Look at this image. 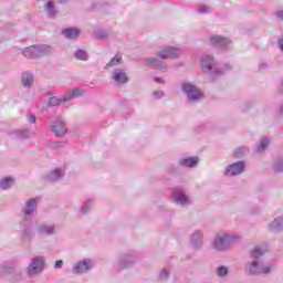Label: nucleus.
<instances>
[{
  "mask_svg": "<svg viewBox=\"0 0 283 283\" xmlns=\"http://www.w3.org/2000/svg\"><path fill=\"white\" fill-rule=\"evenodd\" d=\"M266 253V248L264 247H255L251 252L252 261L248 262L245 265V271L250 275H260V274H269L271 271H273V263H266L262 262V255Z\"/></svg>",
  "mask_w": 283,
  "mask_h": 283,
  "instance_id": "obj_1",
  "label": "nucleus"
},
{
  "mask_svg": "<svg viewBox=\"0 0 283 283\" xmlns=\"http://www.w3.org/2000/svg\"><path fill=\"white\" fill-rule=\"evenodd\" d=\"M240 235L229 232H219L214 237L213 247L217 251H227L231 244L240 242Z\"/></svg>",
  "mask_w": 283,
  "mask_h": 283,
  "instance_id": "obj_2",
  "label": "nucleus"
},
{
  "mask_svg": "<svg viewBox=\"0 0 283 283\" xmlns=\"http://www.w3.org/2000/svg\"><path fill=\"white\" fill-rule=\"evenodd\" d=\"M22 54L25 56V59H40V56L52 54V46L48 44L28 46L22 51Z\"/></svg>",
  "mask_w": 283,
  "mask_h": 283,
  "instance_id": "obj_3",
  "label": "nucleus"
},
{
  "mask_svg": "<svg viewBox=\"0 0 283 283\" xmlns=\"http://www.w3.org/2000/svg\"><path fill=\"white\" fill-rule=\"evenodd\" d=\"M181 90L184 94H186L188 101H190L191 103H196L205 96V94H202V91L198 86L189 82H184L181 84Z\"/></svg>",
  "mask_w": 283,
  "mask_h": 283,
  "instance_id": "obj_4",
  "label": "nucleus"
},
{
  "mask_svg": "<svg viewBox=\"0 0 283 283\" xmlns=\"http://www.w3.org/2000/svg\"><path fill=\"white\" fill-rule=\"evenodd\" d=\"M45 269V258L35 256L31 260L30 264L27 268V275L29 277H36L40 273H43Z\"/></svg>",
  "mask_w": 283,
  "mask_h": 283,
  "instance_id": "obj_5",
  "label": "nucleus"
},
{
  "mask_svg": "<svg viewBox=\"0 0 283 283\" xmlns=\"http://www.w3.org/2000/svg\"><path fill=\"white\" fill-rule=\"evenodd\" d=\"M36 207H39V198H31L27 200L21 209L23 213L22 220H32L34 213H36Z\"/></svg>",
  "mask_w": 283,
  "mask_h": 283,
  "instance_id": "obj_6",
  "label": "nucleus"
},
{
  "mask_svg": "<svg viewBox=\"0 0 283 283\" xmlns=\"http://www.w3.org/2000/svg\"><path fill=\"white\" fill-rule=\"evenodd\" d=\"M93 268L94 261H92L91 259H84L75 263L72 269V273H74V275H83L85 273H90Z\"/></svg>",
  "mask_w": 283,
  "mask_h": 283,
  "instance_id": "obj_7",
  "label": "nucleus"
},
{
  "mask_svg": "<svg viewBox=\"0 0 283 283\" xmlns=\"http://www.w3.org/2000/svg\"><path fill=\"white\" fill-rule=\"evenodd\" d=\"M172 199L179 207H190L192 205L191 198L181 189L172 191Z\"/></svg>",
  "mask_w": 283,
  "mask_h": 283,
  "instance_id": "obj_8",
  "label": "nucleus"
},
{
  "mask_svg": "<svg viewBox=\"0 0 283 283\" xmlns=\"http://www.w3.org/2000/svg\"><path fill=\"white\" fill-rule=\"evenodd\" d=\"M22 229V240L30 242L34 239V230L32 229V220L22 219L20 222Z\"/></svg>",
  "mask_w": 283,
  "mask_h": 283,
  "instance_id": "obj_9",
  "label": "nucleus"
},
{
  "mask_svg": "<svg viewBox=\"0 0 283 283\" xmlns=\"http://www.w3.org/2000/svg\"><path fill=\"white\" fill-rule=\"evenodd\" d=\"M247 165L244 161H238L226 167L224 175L226 176H240V174H244Z\"/></svg>",
  "mask_w": 283,
  "mask_h": 283,
  "instance_id": "obj_10",
  "label": "nucleus"
},
{
  "mask_svg": "<svg viewBox=\"0 0 283 283\" xmlns=\"http://www.w3.org/2000/svg\"><path fill=\"white\" fill-rule=\"evenodd\" d=\"M50 127L51 132L56 136H65V134H67V126L61 118H57L55 122H51Z\"/></svg>",
  "mask_w": 283,
  "mask_h": 283,
  "instance_id": "obj_11",
  "label": "nucleus"
},
{
  "mask_svg": "<svg viewBox=\"0 0 283 283\" xmlns=\"http://www.w3.org/2000/svg\"><path fill=\"white\" fill-rule=\"evenodd\" d=\"M157 56H159V59H174L176 56H180V49L167 46L158 51Z\"/></svg>",
  "mask_w": 283,
  "mask_h": 283,
  "instance_id": "obj_12",
  "label": "nucleus"
},
{
  "mask_svg": "<svg viewBox=\"0 0 283 283\" xmlns=\"http://www.w3.org/2000/svg\"><path fill=\"white\" fill-rule=\"evenodd\" d=\"M134 262H136L135 253L123 254L118 259L117 266H118V269H127V268L132 266L134 264Z\"/></svg>",
  "mask_w": 283,
  "mask_h": 283,
  "instance_id": "obj_13",
  "label": "nucleus"
},
{
  "mask_svg": "<svg viewBox=\"0 0 283 283\" xmlns=\"http://www.w3.org/2000/svg\"><path fill=\"white\" fill-rule=\"evenodd\" d=\"M230 43L231 41L227 38H222V35H212L210 38V45H212V48L224 49L228 48Z\"/></svg>",
  "mask_w": 283,
  "mask_h": 283,
  "instance_id": "obj_14",
  "label": "nucleus"
},
{
  "mask_svg": "<svg viewBox=\"0 0 283 283\" xmlns=\"http://www.w3.org/2000/svg\"><path fill=\"white\" fill-rule=\"evenodd\" d=\"M113 81L117 83L118 85H125L127 81H129V77L127 76V73L123 69H115L113 71Z\"/></svg>",
  "mask_w": 283,
  "mask_h": 283,
  "instance_id": "obj_15",
  "label": "nucleus"
},
{
  "mask_svg": "<svg viewBox=\"0 0 283 283\" xmlns=\"http://www.w3.org/2000/svg\"><path fill=\"white\" fill-rule=\"evenodd\" d=\"M202 238H205V233L201 230H196L190 238V245L192 249H202Z\"/></svg>",
  "mask_w": 283,
  "mask_h": 283,
  "instance_id": "obj_16",
  "label": "nucleus"
},
{
  "mask_svg": "<svg viewBox=\"0 0 283 283\" xmlns=\"http://www.w3.org/2000/svg\"><path fill=\"white\" fill-rule=\"evenodd\" d=\"M39 235H54L56 233V227L54 224L42 223L36 227Z\"/></svg>",
  "mask_w": 283,
  "mask_h": 283,
  "instance_id": "obj_17",
  "label": "nucleus"
},
{
  "mask_svg": "<svg viewBox=\"0 0 283 283\" xmlns=\"http://www.w3.org/2000/svg\"><path fill=\"white\" fill-rule=\"evenodd\" d=\"M145 65H150V67H154V70H160L161 72L167 70V64L165 62L154 57L146 59Z\"/></svg>",
  "mask_w": 283,
  "mask_h": 283,
  "instance_id": "obj_18",
  "label": "nucleus"
},
{
  "mask_svg": "<svg viewBox=\"0 0 283 283\" xmlns=\"http://www.w3.org/2000/svg\"><path fill=\"white\" fill-rule=\"evenodd\" d=\"M213 65H216V62L213 61V56L207 55V54L201 56L202 72H211V70H213Z\"/></svg>",
  "mask_w": 283,
  "mask_h": 283,
  "instance_id": "obj_19",
  "label": "nucleus"
},
{
  "mask_svg": "<svg viewBox=\"0 0 283 283\" xmlns=\"http://www.w3.org/2000/svg\"><path fill=\"white\" fill-rule=\"evenodd\" d=\"M85 94V91L81 87H75L72 91H67L64 95L62 101L64 103H67V101H72V98H78V96H83Z\"/></svg>",
  "mask_w": 283,
  "mask_h": 283,
  "instance_id": "obj_20",
  "label": "nucleus"
},
{
  "mask_svg": "<svg viewBox=\"0 0 283 283\" xmlns=\"http://www.w3.org/2000/svg\"><path fill=\"white\" fill-rule=\"evenodd\" d=\"M64 176H65V170L61 168H55L46 175V180H50L51 182H56L59 180H63Z\"/></svg>",
  "mask_w": 283,
  "mask_h": 283,
  "instance_id": "obj_21",
  "label": "nucleus"
},
{
  "mask_svg": "<svg viewBox=\"0 0 283 283\" xmlns=\"http://www.w3.org/2000/svg\"><path fill=\"white\" fill-rule=\"evenodd\" d=\"M21 81H22L23 87H32V84L34 83V73L30 71L23 72L21 76Z\"/></svg>",
  "mask_w": 283,
  "mask_h": 283,
  "instance_id": "obj_22",
  "label": "nucleus"
},
{
  "mask_svg": "<svg viewBox=\"0 0 283 283\" xmlns=\"http://www.w3.org/2000/svg\"><path fill=\"white\" fill-rule=\"evenodd\" d=\"M62 34L65 36V39H78L81 35V30L77 28H67L62 30Z\"/></svg>",
  "mask_w": 283,
  "mask_h": 283,
  "instance_id": "obj_23",
  "label": "nucleus"
},
{
  "mask_svg": "<svg viewBox=\"0 0 283 283\" xmlns=\"http://www.w3.org/2000/svg\"><path fill=\"white\" fill-rule=\"evenodd\" d=\"M12 136L19 140H25L27 138H32V132H30L28 128L22 130H14Z\"/></svg>",
  "mask_w": 283,
  "mask_h": 283,
  "instance_id": "obj_24",
  "label": "nucleus"
},
{
  "mask_svg": "<svg viewBox=\"0 0 283 283\" xmlns=\"http://www.w3.org/2000/svg\"><path fill=\"white\" fill-rule=\"evenodd\" d=\"M270 231H283V216L274 219L269 224Z\"/></svg>",
  "mask_w": 283,
  "mask_h": 283,
  "instance_id": "obj_25",
  "label": "nucleus"
},
{
  "mask_svg": "<svg viewBox=\"0 0 283 283\" xmlns=\"http://www.w3.org/2000/svg\"><path fill=\"white\" fill-rule=\"evenodd\" d=\"M179 165L181 167H190L193 168L196 165H198V157H188L180 159Z\"/></svg>",
  "mask_w": 283,
  "mask_h": 283,
  "instance_id": "obj_26",
  "label": "nucleus"
},
{
  "mask_svg": "<svg viewBox=\"0 0 283 283\" xmlns=\"http://www.w3.org/2000/svg\"><path fill=\"white\" fill-rule=\"evenodd\" d=\"M44 10H45L48 17H50L51 19H54V17H56V7H54V2L49 1L45 4Z\"/></svg>",
  "mask_w": 283,
  "mask_h": 283,
  "instance_id": "obj_27",
  "label": "nucleus"
},
{
  "mask_svg": "<svg viewBox=\"0 0 283 283\" xmlns=\"http://www.w3.org/2000/svg\"><path fill=\"white\" fill-rule=\"evenodd\" d=\"M120 63H123V56L117 54L106 64L105 69L109 70V67H116L120 65Z\"/></svg>",
  "mask_w": 283,
  "mask_h": 283,
  "instance_id": "obj_28",
  "label": "nucleus"
},
{
  "mask_svg": "<svg viewBox=\"0 0 283 283\" xmlns=\"http://www.w3.org/2000/svg\"><path fill=\"white\" fill-rule=\"evenodd\" d=\"M12 185H14V179L11 177H7L0 180V189H10Z\"/></svg>",
  "mask_w": 283,
  "mask_h": 283,
  "instance_id": "obj_29",
  "label": "nucleus"
},
{
  "mask_svg": "<svg viewBox=\"0 0 283 283\" xmlns=\"http://www.w3.org/2000/svg\"><path fill=\"white\" fill-rule=\"evenodd\" d=\"M268 147H269V138L263 137L260 144L256 146L255 151L256 154H262V151H264V149H266Z\"/></svg>",
  "mask_w": 283,
  "mask_h": 283,
  "instance_id": "obj_30",
  "label": "nucleus"
},
{
  "mask_svg": "<svg viewBox=\"0 0 283 283\" xmlns=\"http://www.w3.org/2000/svg\"><path fill=\"white\" fill-rule=\"evenodd\" d=\"M93 206H94V199H88L84 201L81 209V212L83 213V216L90 213V209H92Z\"/></svg>",
  "mask_w": 283,
  "mask_h": 283,
  "instance_id": "obj_31",
  "label": "nucleus"
},
{
  "mask_svg": "<svg viewBox=\"0 0 283 283\" xmlns=\"http://www.w3.org/2000/svg\"><path fill=\"white\" fill-rule=\"evenodd\" d=\"M93 36L94 39H98V40L109 39V32L105 30H96L93 32Z\"/></svg>",
  "mask_w": 283,
  "mask_h": 283,
  "instance_id": "obj_32",
  "label": "nucleus"
},
{
  "mask_svg": "<svg viewBox=\"0 0 283 283\" xmlns=\"http://www.w3.org/2000/svg\"><path fill=\"white\" fill-rule=\"evenodd\" d=\"M244 154H249V147L240 146L234 150V158H242Z\"/></svg>",
  "mask_w": 283,
  "mask_h": 283,
  "instance_id": "obj_33",
  "label": "nucleus"
},
{
  "mask_svg": "<svg viewBox=\"0 0 283 283\" xmlns=\"http://www.w3.org/2000/svg\"><path fill=\"white\" fill-rule=\"evenodd\" d=\"M217 275L218 277H227V275H229V268L220 265L219 268H217Z\"/></svg>",
  "mask_w": 283,
  "mask_h": 283,
  "instance_id": "obj_34",
  "label": "nucleus"
},
{
  "mask_svg": "<svg viewBox=\"0 0 283 283\" xmlns=\"http://www.w3.org/2000/svg\"><path fill=\"white\" fill-rule=\"evenodd\" d=\"M75 59H77V61H87V52L83 51V50H77L74 53Z\"/></svg>",
  "mask_w": 283,
  "mask_h": 283,
  "instance_id": "obj_35",
  "label": "nucleus"
},
{
  "mask_svg": "<svg viewBox=\"0 0 283 283\" xmlns=\"http://www.w3.org/2000/svg\"><path fill=\"white\" fill-rule=\"evenodd\" d=\"M61 103H63V99L59 98L56 96H53V97L49 98L50 107H59V105H61Z\"/></svg>",
  "mask_w": 283,
  "mask_h": 283,
  "instance_id": "obj_36",
  "label": "nucleus"
},
{
  "mask_svg": "<svg viewBox=\"0 0 283 283\" xmlns=\"http://www.w3.org/2000/svg\"><path fill=\"white\" fill-rule=\"evenodd\" d=\"M273 170L277 174H280L281 171H283V158H280L277 160L274 161L273 165Z\"/></svg>",
  "mask_w": 283,
  "mask_h": 283,
  "instance_id": "obj_37",
  "label": "nucleus"
},
{
  "mask_svg": "<svg viewBox=\"0 0 283 283\" xmlns=\"http://www.w3.org/2000/svg\"><path fill=\"white\" fill-rule=\"evenodd\" d=\"M169 277V270L168 269H164L160 273H159V280L165 281Z\"/></svg>",
  "mask_w": 283,
  "mask_h": 283,
  "instance_id": "obj_38",
  "label": "nucleus"
},
{
  "mask_svg": "<svg viewBox=\"0 0 283 283\" xmlns=\"http://www.w3.org/2000/svg\"><path fill=\"white\" fill-rule=\"evenodd\" d=\"M222 74H224V71H222V69H217L211 72L212 78H216V76H222Z\"/></svg>",
  "mask_w": 283,
  "mask_h": 283,
  "instance_id": "obj_39",
  "label": "nucleus"
},
{
  "mask_svg": "<svg viewBox=\"0 0 283 283\" xmlns=\"http://www.w3.org/2000/svg\"><path fill=\"white\" fill-rule=\"evenodd\" d=\"M197 12H198L199 14H206V12H209V7H207V6L199 7V8L197 9Z\"/></svg>",
  "mask_w": 283,
  "mask_h": 283,
  "instance_id": "obj_40",
  "label": "nucleus"
},
{
  "mask_svg": "<svg viewBox=\"0 0 283 283\" xmlns=\"http://www.w3.org/2000/svg\"><path fill=\"white\" fill-rule=\"evenodd\" d=\"M153 96H155V98H163V96H165V93L163 91H155L153 93Z\"/></svg>",
  "mask_w": 283,
  "mask_h": 283,
  "instance_id": "obj_41",
  "label": "nucleus"
},
{
  "mask_svg": "<svg viewBox=\"0 0 283 283\" xmlns=\"http://www.w3.org/2000/svg\"><path fill=\"white\" fill-rule=\"evenodd\" d=\"M54 269H63V260L55 261Z\"/></svg>",
  "mask_w": 283,
  "mask_h": 283,
  "instance_id": "obj_42",
  "label": "nucleus"
},
{
  "mask_svg": "<svg viewBox=\"0 0 283 283\" xmlns=\"http://www.w3.org/2000/svg\"><path fill=\"white\" fill-rule=\"evenodd\" d=\"M276 17L277 19H280L281 21H283V10H280L276 12Z\"/></svg>",
  "mask_w": 283,
  "mask_h": 283,
  "instance_id": "obj_43",
  "label": "nucleus"
},
{
  "mask_svg": "<svg viewBox=\"0 0 283 283\" xmlns=\"http://www.w3.org/2000/svg\"><path fill=\"white\" fill-rule=\"evenodd\" d=\"M29 123H36V116L30 115L29 116Z\"/></svg>",
  "mask_w": 283,
  "mask_h": 283,
  "instance_id": "obj_44",
  "label": "nucleus"
},
{
  "mask_svg": "<svg viewBox=\"0 0 283 283\" xmlns=\"http://www.w3.org/2000/svg\"><path fill=\"white\" fill-rule=\"evenodd\" d=\"M279 49L283 52V36L279 40Z\"/></svg>",
  "mask_w": 283,
  "mask_h": 283,
  "instance_id": "obj_45",
  "label": "nucleus"
},
{
  "mask_svg": "<svg viewBox=\"0 0 283 283\" xmlns=\"http://www.w3.org/2000/svg\"><path fill=\"white\" fill-rule=\"evenodd\" d=\"M156 83H165V80L161 77H155Z\"/></svg>",
  "mask_w": 283,
  "mask_h": 283,
  "instance_id": "obj_46",
  "label": "nucleus"
},
{
  "mask_svg": "<svg viewBox=\"0 0 283 283\" xmlns=\"http://www.w3.org/2000/svg\"><path fill=\"white\" fill-rule=\"evenodd\" d=\"M266 67V63H261L260 65H259V70H264Z\"/></svg>",
  "mask_w": 283,
  "mask_h": 283,
  "instance_id": "obj_47",
  "label": "nucleus"
},
{
  "mask_svg": "<svg viewBox=\"0 0 283 283\" xmlns=\"http://www.w3.org/2000/svg\"><path fill=\"white\" fill-rule=\"evenodd\" d=\"M169 174H176V167H174V166L170 167V168H169Z\"/></svg>",
  "mask_w": 283,
  "mask_h": 283,
  "instance_id": "obj_48",
  "label": "nucleus"
},
{
  "mask_svg": "<svg viewBox=\"0 0 283 283\" xmlns=\"http://www.w3.org/2000/svg\"><path fill=\"white\" fill-rule=\"evenodd\" d=\"M59 3H67L70 0H57Z\"/></svg>",
  "mask_w": 283,
  "mask_h": 283,
  "instance_id": "obj_49",
  "label": "nucleus"
},
{
  "mask_svg": "<svg viewBox=\"0 0 283 283\" xmlns=\"http://www.w3.org/2000/svg\"><path fill=\"white\" fill-rule=\"evenodd\" d=\"M281 114H283V104L281 105Z\"/></svg>",
  "mask_w": 283,
  "mask_h": 283,
  "instance_id": "obj_50",
  "label": "nucleus"
},
{
  "mask_svg": "<svg viewBox=\"0 0 283 283\" xmlns=\"http://www.w3.org/2000/svg\"><path fill=\"white\" fill-rule=\"evenodd\" d=\"M227 70H231V66L228 65V66H227Z\"/></svg>",
  "mask_w": 283,
  "mask_h": 283,
  "instance_id": "obj_51",
  "label": "nucleus"
},
{
  "mask_svg": "<svg viewBox=\"0 0 283 283\" xmlns=\"http://www.w3.org/2000/svg\"><path fill=\"white\" fill-rule=\"evenodd\" d=\"M36 1H41V0H36Z\"/></svg>",
  "mask_w": 283,
  "mask_h": 283,
  "instance_id": "obj_52",
  "label": "nucleus"
}]
</instances>
